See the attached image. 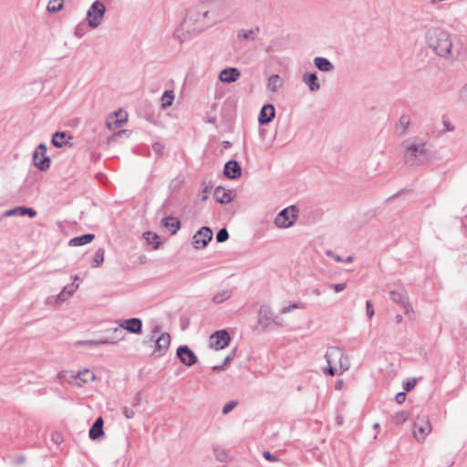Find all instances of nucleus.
Wrapping results in <instances>:
<instances>
[{
    "label": "nucleus",
    "mask_w": 467,
    "mask_h": 467,
    "mask_svg": "<svg viewBox=\"0 0 467 467\" xmlns=\"http://www.w3.org/2000/svg\"><path fill=\"white\" fill-rule=\"evenodd\" d=\"M426 41L429 47L441 57L456 61L467 59V45L461 39H454L450 33L442 29L429 30Z\"/></svg>",
    "instance_id": "f257e3e1"
},
{
    "label": "nucleus",
    "mask_w": 467,
    "mask_h": 467,
    "mask_svg": "<svg viewBox=\"0 0 467 467\" xmlns=\"http://www.w3.org/2000/svg\"><path fill=\"white\" fill-rule=\"evenodd\" d=\"M208 12L198 9V7L190 8L183 21L176 27L173 32V37L180 43L189 41L199 35L204 28L203 19Z\"/></svg>",
    "instance_id": "f03ea898"
},
{
    "label": "nucleus",
    "mask_w": 467,
    "mask_h": 467,
    "mask_svg": "<svg viewBox=\"0 0 467 467\" xmlns=\"http://www.w3.org/2000/svg\"><path fill=\"white\" fill-rule=\"evenodd\" d=\"M431 158V152L425 142H413L404 153V161L410 166L423 165Z\"/></svg>",
    "instance_id": "7ed1b4c3"
},
{
    "label": "nucleus",
    "mask_w": 467,
    "mask_h": 467,
    "mask_svg": "<svg viewBox=\"0 0 467 467\" xmlns=\"http://www.w3.org/2000/svg\"><path fill=\"white\" fill-rule=\"evenodd\" d=\"M325 358L327 364H335L336 366H338L339 375L343 374L350 368L349 358L337 347L328 348L326 352Z\"/></svg>",
    "instance_id": "20e7f679"
},
{
    "label": "nucleus",
    "mask_w": 467,
    "mask_h": 467,
    "mask_svg": "<svg viewBox=\"0 0 467 467\" xmlns=\"http://www.w3.org/2000/svg\"><path fill=\"white\" fill-rule=\"evenodd\" d=\"M105 13H106L105 5L99 0L95 1L90 5V7L88 8V10L87 12L88 25L91 28L99 27V25L102 23Z\"/></svg>",
    "instance_id": "39448f33"
},
{
    "label": "nucleus",
    "mask_w": 467,
    "mask_h": 467,
    "mask_svg": "<svg viewBox=\"0 0 467 467\" xmlns=\"http://www.w3.org/2000/svg\"><path fill=\"white\" fill-rule=\"evenodd\" d=\"M297 210L294 205L283 209L275 217V224L278 228H288L294 224L297 217Z\"/></svg>",
    "instance_id": "423d86ee"
},
{
    "label": "nucleus",
    "mask_w": 467,
    "mask_h": 467,
    "mask_svg": "<svg viewBox=\"0 0 467 467\" xmlns=\"http://www.w3.org/2000/svg\"><path fill=\"white\" fill-rule=\"evenodd\" d=\"M33 161L35 166L40 171H47L50 167V158L47 155V146L40 143L33 153Z\"/></svg>",
    "instance_id": "0eeeda50"
},
{
    "label": "nucleus",
    "mask_w": 467,
    "mask_h": 467,
    "mask_svg": "<svg viewBox=\"0 0 467 467\" xmlns=\"http://www.w3.org/2000/svg\"><path fill=\"white\" fill-rule=\"evenodd\" d=\"M213 239V231L208 226H202L192 236V245L195 249L205 248Z\"/></svg>",
    "instance_id": "6e6552de"
},
{
    "label": "nucleus",
    "mask_w": 467,
    "mask_h": 467,
    "mask_svg": "<svg viewBox=\"0 0 467 467\" xmlns=\"http://www.w3.org/2000/svg\"><path fill=\"white\" fill-rule=\"evenodd\" d=\"M231 337L226 330H218L210 336V347L214 349H223L230 343Z\"/></svg>",
    "instance_id": "1a4fd4ad"
},
{
    "label": "nucleus",
    "mask_w": 467,
    "mask_h": 467,
    "mask_svg": "<svg viewBox=\"0 0 467 467\" xmlns=\"http://www.w3.org/2000/svg\"><path fill=\"white\" fill-rule=\"evenodd\" d=\"M389 297L393 302L404 308L406 315L412 311V306L410 304L408 293L404 288H399L397 290L390 291Z\"/></svg>",
    "instance_id": "9d476101"
},
{
    "label": "nucleus",
    "mask_w": 467,
    "mask_h": 467,
    "mask_svg": "<svg viewBox=\"0 0 467 467\" xmlns=\"http://www.w3.org/2000/svg\"><path fill=\"white\" fill-rule=\"evenodd\" d=\"M116 323L122 329L127 330L132 334H141L142 321L138 317H131L129 319H118Z\"/></svg>",
    "instance_id": "9b49d317"
},
{
    "label": "nucleus",
    "mask_w": 467,
    "mask_h": 467,
    "mask_svg": "<svg viewBox=\"0 0 467 467\" xmlns=\"http://www.w3.org/2000/svg\"><path fill=\"white\" fill-rule=\"evenodd\" d=\"M176 354L180 361L188 367L197 363L196 355L188 346H180L177 348Z\"/></svg>",
    "instance_id": "f8f14e48"
},
{
    "label": "nucleus",
    "mask_w": 467,
    "mask_h": 467,
    "mask_svg": "<svg viewBox=\"0 0 467 467\" xmlns=\"http://www.w3.org/2000/svg\"><path fill=\"white\" fill-rule=\"evenodd\" d=\"M272 322L278 325L280 324L274 318L271 307L267 305L262 306L258 313V326H261L262 328H265Z\"/></svg>",
    "instance_id": "ddd939ff"
},
{
    "label": "nucleus",
    "mask_w": 467,
    "mask_h": 467,
    "mask_svg": "<svg viewBox=\"0 0 467 467\" xmlns=\"http://www.w3.org/2000/svg\"><path fill=\"white\" fill-rule=\"evenodd\" d=\"M171 344V336L167 332H163L158 336L157 339H155V349L153 354H156L159 357L163 356L168 350Z\"/></svg>",
    "instance_id": "4468645a"
},
{
    "label": "nucleus",
    "mask_w": 467,
    "mask_h": 467,
    "mask_svg": "<svg viewBox=\"0 0 467 467\" xmlns=\"http://www.w3.org/2000/svg\"><path fill=\"white\" fill-rule=\"evenodd\" d=\"M431 424L423 419H419L414 423L413 435L418 441H424L425 437L431 432Z\"/></svg>",
    "instance_id": "2eb2a0df"
},
{
    "label": "nucleus",
    "mask_w": 467,
    "mask_h": 467,
    "mask_svg": "<svg viewBox=\"0 0 467 467\" xmlns=\"http://www.w3.org/2000/svg\"><path fill=\"white\" fill-rule=\"evenodd\" d=\"M275 116V107L272 104H265L260 110L258 121L261 125H266L274 119Z\"/></svg>",
    "instance_id": "dca6fc26"
},
{
    "label": "nucleus",
    "mask_w": 467,
    "mask_h": 467,
    "mask_svg": "<svg viewBox=\"0 0 467 467\" xmlns=\"http://www.w3.org/2000/svg\"><path fill=\"white\" fill-rule=\"evenodd\" d=\"M223 174L229 179H237L242 174V169L237 161L231 160L224 165Z\"/></svg>",
    "instance_id": "f3484780"
},
{
    "label": "nucleus",
    "mask_w": 467,
    "mask_h": 467,
    "mask_svg": "<svg viewBox=\"0 0 467 467\" xmlns=\"http://www.w3.org/2000/svg\"><path fill=\"white\" fill-rule=\"evenodd\" d=\"M29 216L30 218H34L36 215V211L33 208L18 206L10 210H7L4 213L3 217H11V216Z\"/></svg>",
    "instance_id": "a211bd4d"
},
{
    "label": "nucleus",
    "mask_w": 467,
    "mask_h": 467,
    "mask_svg": "<svg viewBox=\"0 0 467 467\" xmlns=\"http://www.w3.org/2000/svg\"><path fill=\"white\" fill-rule=\"evenodd\" d=\"M241 76V72L236 67H227L219 74V79L223 83H232L236 81Z\"/></svg>",
    "instance_id": "6ab92c4d"
},
{
    "label": "nucleus",
    "mask_w": 467,
    "mask_h": 467,
    "mask_svg": "<svg viewBox=\"0 0 467 467\" xmlns=\"http://www.w3.org/2000/svg\"><path fill=\"white\" fill-rule=\"evenodd\" d=\"M302 80L311 92L320 89V83L316 72H306L302 77Z\"/></svg>",
    "instance_id": "aec40b11"
},
{
    "label": "nucleus",
    "mask_w": 467,
    "mask_h": 467,
    "mask_svg": "<svg viewBox=\"0 0 467 467\" xmlns=\"http://www.w3.org/2000/svg\"><path fill=\"white\" fill-rule=\"evenodd\" d=\"M103 424L104 421L102 417L96 419L88 431V435L91 440L96 441L104 436Z\"/></svg>",
    "instance_id": "412c9836"
},
{
    "label": "nucleus",
    "mask_w": 467,
    "mask_h": 467,
    "mask_svg": "<svg viewBox=\"0 0 467 467\" xmlns=\"http://www.w3.org/2000/svg\"><path fill=\"white\" fill-rule=\"evenodd\" d=\"M72 137L68 136L65 131H57L53 134L51 139V143L56 148H62L63 146L67 145H72L69 143V140H71Z\"/></svg>",
    "instance_id": "4be33fe9"
},
{
    "label": "nucleus",
    "mask_w": 467,
    "mask_h": 467,
    "mask_svg": "<svg viewBox=\"0 0 467 467\" xmlns=\"http://www.w3.org/2000/svg\"><path fill=\"white\" fill-rule=\"evenodd\" d=\"M213 195L216 202L222 204L229 203L234 199L232 192L226 191L224 188L221 186L215 188Z\"/></svg>",
    "instance_id": "5701e85b"
},
{
    "label": "nucleus",
    "mask_w": 467,
    "mask_h": 467,
    "mask_svg": "<svg viewBox=\"0 0 467 467\" xmlns=\"http://www.w3.org/2000/svg\"><path fill=\"white\" fill-rule=\"evenodd\" d=\"M161 224L163 227L170 230L171 234H175L181 227V222L172 216L164 217L161 220Z\"/></svg>",
    "instance_id": "b1692460"
},
{
    "label": "nucleus",
    "mask_w": 467,
    "mask_h": 467,
    "mask_svg": "<svg viewBox=\"0 0 467 467\" xmlns=\"http://www.w3.org/2000/svg\"><path fill=\"white\" fill-rule=\"evenodd\" d=\"M316 67L322 72H331L334 70L333 64L326 57H317L314 58Z\"/></svg>",
    "instance_id": "393cba45"
},
{
    "label": "nucleus",
    "mask_w": 467,
    "mask_h": 467,
    "mask_svg": "<svg viewBox=\"0 0 467 467\" xmlns=\"http://www.w3.org/2000/svg\"><path fill=\"white\" fill-rule=\"evenodd\" d=\"M95 238L93 234H86L80 236L74 237L70 239L68 244L70 246H80L92 242Z\"/></svg>",
    "instance_id": "a878e982"
},
{
    "label": "nucleus",
    "mask_w": 467,
    "mask_h": 467,
    "mask_svg": "<svg viewBox=\"0 0 467 467\" xmlns=\"http://www.w3.org/2000/svg\"><path fill=\"white\" fill-rule=\"evenodd\" d=\"M78 285H75L74 284L66 285L63 288V290L57 295V302L62 303V302L66 301L67 298H69L74 294V292L78 289Z\"/></svg>",
    "instance_id": "bb28decb"
},
{
    "label": "nucleus",
    "mask_w": 467,
    "mask_h": 467,
    "mask_svg": "<svg viewBox=\"0 0 467 467\" xmlns=\"http://www.w3.org/2000/svg\"><path fill=\"white\" fill-rule=\"evenodd\" d=\"M281 87V78L278 74H273L268 78L267 88L275 93L278 91Z\"/></svg>",
    "instance_id": "cd10ccee"
},
{
    "label": "nucleus",
    "mask_w": 467,
    "mask_h": 467,
    "mask_svg": "<svg viewBox=\"0 0 467 467\" xmlns=\"http://www.w3.org/2000/svg\"><path fill=\"white\" fill-rule=\"evenodd\" d=\"M258 32H259L258 27H255L254 29H249V30L241 29L237 32V37L239 39H244V40H248V39L254 40Z\"/></svg>",
    "instance_id": "c85d7f7f"
},
{
    "label": "nucleus",
    "mask_w": 467,
    "mask_h": 467,
    "mask_svg": "<svg viewBox=\"0 0 467 467\" xmlns=\"http://www.w3.org/2000/svg\"><path fill=\"white\" fill-rule=\"evenodd\" d=\"M74 379H79L82 382L87 383L95 379V374L89 369L79 370L77 375H72Z\"/></svg>",
    "instance_id": "c756f323"
},
{
    "label": "nucleus",
    "mask_w": 467,
    "mask_h": 467,
    "mask_svg": "<svg viewBox=\"0 0 467 467\" xmlns=\"http://www.w3.org/2000/svg\"><path fill=\"white\" fill-rule=\"evenodd\" d=\"M143 236L148 244H152L153 249L156 250L160 248L161 243L157 234L152 232H146L144 233Z\"/></svg>",
    "instance_id": "7c9ffc66"
},
{
    "label": "nucleus",
    "mask_w": 467,
    "mask_h": 467,
    "mask_svg": "<svg viewBox=\"0 0 467 467\" xmlns=\"http://www.w3.org/2000/svg\"><path fill=\"white\" fill-rule=\"evenodd\" d=\"M233 293L230 289H223L221 291H218L213 297V302L214 304H221L230 298L232 296Z\"/></svg>",
    "instance_id": "2f4dec72"
},
{
    "label": "nucleus",
    "mask_w": 467,
    "mask_h": 467,
    "mask_svg": "<svg viewBox=\"0 0 467 467\" xmlns=\"http://www.w3.org/2000/svg\"><path fill=\"white\" fill-rule=\"evenodd\" d=\"M174 94L172 90H165L161 96V108L167 109L171 107L173 103Z\"/></svg>",
    "instance_id": "473e14b6"
},
{
    "label": "nucleus",
    "mask_w": 467,
    "mask_h": 467,
    "mask_svg": "<svg viewBox=\"0 0 467 467\" xmlns=\"http://www.w3.org/2000/svg\"><path fill=\"white\" fill-rule=\"evenodd\" d=\"M213 453H214V457H215V459L217 461H219L221 462H227L228 454L225 451V450L222 449L218 445H213Z\"/></svg>",
    "instance_id": "72a5a7b5"
},
{
    "label": "nucleus",
    "mask_w": 467,
    "mask_h": 467,
    "mask_svg": "<svg viewBox=\"0 0 467 467\" xmlns=\"http://www.w3.org/2000/svg\"><path fill=\"white\" fill-rule=\"evenodd\" d=\"M104 254L105 250L103 248H99L97 250L91 264V266L93 268L99 267L104 262Z\"/></svg>",
    "instance_id": "f704fd0d"
},
{
    "label": "nucleus",
    "mask_w": 467,
    "mask_h": 467,
    "mask_svg": "<svg viewBox=\"0 0 467 467\" xmlns=\"http://www.w3.org/2000/svg\"><path fill=\"white\" fill-rule=\"evenodd\" d=\"M64 0H50L47 9L50 13H56L62 9Z\"/></svg>",
    "instance_id": "c9c22d12"
},
{
    "label": "nucleus",
    "mask_w": 467,
    "mask_h": 467,
    "mask_svg": "<svg viewBox=\"0 0 467 467\" xmlns=\"http://www.w3.org/2000/svg\"><path fill=\"white\" fill-rule=\"evenodd\" d=\"M408 418L409 413L407 411H399L393 416L392 422L396 425H400L404 423L408 420Z\"/></svg>",
    "instance_id": "e433bc0d"
},
{
    "label": "nucleus",
    "mask_w": 467,
    "mask_h": 467,
    "mask_svg": "<svg viewBox=\"0 0 467 467\" xmlns=\"http://www.w3.org/2000/svg\"><path fill=\"white\" fill-rule=\"evenodd\" d=\"M305 308H306V305L304 303L298 302V303H294L288 306L283 307L281 309L280 313L286 314V313L293 311L294 309H305Z\"/></svg>",
    "instance_id": "4c0bfd02"
},
{
    "label": "nucleus",
    "mask_w": 467,
    "mask_h": 467,
    "mask_svg": "<svg viewBox=\"0 0 467 467\" xmlns=\"http://www.w3.org/2000/svg\"><path fill=\"white\" fill-rule=\"evenodd\" d=\"M229 238V234L226 228H222L218 231L216 234V240L218 243H223L227 241Z\"/></svg>",
    "instance_id": "58836bf2"
},
{
    "label": "nucleus",
    "mask_w": 467,
    "mask_h": 467,
    "mask_svg": "<svg viewBox=\"0 0 467 467\" xmlns=\"http://www.w3.org/2000/svg\"><path fill=\"white\" fill-rule=\"evenodd\" d=\"M400 126L401 127L403 131H406V130L409 128L410 124V119L407 115L400 116L399 119Z\"/></svg>",
    "instance_id": "ea45409f"
},
{
    "label": "nucleus",
    "mask_w": 467,
    "mask_h": 467,
    "mask_svg": "<svg viewBox=\"0 0 467 467\" xmlns=\"http://www.w3.org/2000/svg\"><path fill=\"white\" fill-rule=\"evenodd\" d=\"M238 404L237 400H231L228 403H226L223 408V414L226 415L229 412H231Z\"/></svg>",
    "instance_id": "a19ab883"
},
{
    "label": "nucleus",
    "mask_w": 467,
    "mask_h": 467,
    "mask_svg": "<svg viewBox=\"0 0 467 467\" xmlns=\"http://www.w3.org/2000/svg\"><path fill=\"white\" fill-rule=\"evenodd\" d=\"M416 383V379H408L407 380L403 381L402 387L406 391H410L414 389Z\"/></svg>",
    "instance_id": "79ce46f5"
},
{
    "label": "nucleus",
    "mask_w": 467,
    "mask_h": 467,
    "mask_svg": "<svg viewBox=\"0 0 467 467\" xmlns=\"http://www.w3.org/2000/svg\"><path fill=\"white\" fill-rule=\"evenodd\" d=\"M127 120V117H122V112H119L116 114V119L114 120V123L116 127H121Z\"/></svg>",
    "instance_id": "37998d69"
},
{
    "label": "nucleus",
    "mask_w": 467,
    "mask_h": 467,
    "mask_svg": "<svg viewBox=\"0 0 467 467\" xmlns=\"http://www.w3.org/2000/svg\"><path fill=\"white\" fill-rule=\"evenodd\" d=\"M122 412L126 419H132L135 416V411L133 410V409L129 408L127 406H124L122 408Z\"/></svg>",
    "instance_id": "c03bdc74"
},
{
    "label": "nucleus",
    "mask_w": 467,
    "mask_h": 467,
    "mask_svg": "<svg viewBox=\"0 0 467 467\" xmlns=\"http://www.w3.org/2000/svg\"><path fill=\"white\" fill-rule=\"evenodd\" d=\"M335 364H327V368L325 369V373L329 376H335L337 373L338 374V370L336 368Z\"/></svg>",
    "instance_id": "a18cd8bd"
},
{
    "label": "nucleus",
    "mask_w": 467,
    "mask_h": 467,
    "mask_svg": "<svg viewBox=\"0 0 467 467\" xmlns=\"http://www.w3.org/2000/svg\"><path fill=\"white\" fill-rule=\"evenodd\" d=\"M97 343H99V345H115L118 343V340L109 338H99L97 339Z\"/></svg>",
    "instance_id": "49530a36"
},
{
    "label": "nucleus",
    "mask_w": 467,
    "mask_h": 467,
    "mask_svg": "<svg viewBox=\"0 0 467 467\" xmlns=\"http://www.w3.org/2000/svg\"><path fill=\"white\" fill-rule=\"evenodd\" d=\"M112 332L114 334V340H118V342L123 337L121 335H122V328H120L119 327H114L112 329Z\"/></svg>",
    "instance_id": "de8ad7c7"
},
{
    "label": "nucleus",
    "mask_w": 467,
    "mask_h": 467,
    "mask_svg": "<svg viewBox=\"0 0 467 467\" xmlns=\"http://www.w3.org/2000/svg\"><path fill=\"white\" fill-rule=\"evenodd\" d=\"M330 287L333 288L336 293H339V292H342L343 290H345V288L347 287V285H346V283H340V284L330 285Z\"/></svg>",
    "instance_id": "09e8293b"
},
{
    "label": "nucleus",
    "mask_w": 467,
    "mask_h": 467,
    "mask_svg": "<svg viewBox=\"0 0 467 467\" xmlns=\"http://www.w3.org/2000/svg\"><path fill=\"white\" fill-rule=\"evenodd\" d=\"M160 330H161V328H160V327H159V326H156V327L152 329V331H151V336H150V339H149V341H150V342H154V343H155V339H157V337H158V336H159L158 334L160 333Z\"/></svg>",
    "instance_id": "8fccbe9b"
},
{
    "label": "nucleus",
    "mask_w": 467,
    "mask_h": 467,
    "mask_svg": "<svg viewBox=\"0 0 467 467\" xmlns=\"http://www.w3.org/2000/svg\"><path fill=\"white\" fill-rule=\"evenodd\" d=\"M76 344H77V346H81V345L99 346V343H97V339H93V340H79Z\"/></svg>",
    "instance_id": "3c124183"
},
{
    "label": "nucleus",
    "mask_w": 467,
    "mask_h": 467,
    "mask_svg": "<svg viewBox=\"0 0 467 467\" xmlns=\"http://www.w3.org/2000/svg\"><path fill=\"white\" fill-rule=\"evenodd\" d=\"M152 149L153 150L158 154V155H161L162 154V151H163V145L160 142H155L153 145H152Z\"/></svg>",
    "instance_id": "603ef678"
},
{
    "label": "nucleus",
    "mask_w": 467,
    "mask_h": 467,
    "mask_svg": "<svg viewBox=\"0 0 467 467\" xmlns=\"http://www.w3.org/2000/svg\"><path fill=\"white\" fill-rule=\"evenodd\" d=\"M263 456L265 460L270 461V462H277L278 461L277 457H275L273 453H271L268 451H264Z\"/></svg>",
    "instance_id": "864d4df0"
},
{
    "label": "nucleus",
    "mask_w": 467,
    "mask_h": 467,
    "mask_svg": "<svg viewBox=\"0 0 467 467\" xmlns=\"http://www.w3.org/2000/svg\"><path fill=\"white\" fill-rule=\"evenodd\" d=\"M367 305V315L369 318H372L375 315V312H374V309L372 307V303L371 301H367L366 303Z\"/></svg>",
    "instance_id": "5fc2aeb1"
},
{
    "label": "nucleus",
    "mask_w": 467,
    "mask_h": 467,
    "mask_svg": "<svg viewBox=\"0 0 467 467\" xmlns=\"http://www.w3.org/2000/svg\"><path fill=\"white\" fill-rule=\"evenodd\" d=\"M395 400H396L397 403L402 404L405 401V400H406V393L405 392H399L396 395Z\"/></svg>",
    "instance_id": "6e6d98bb"
},
{
    "label": "nucleus",
    "mask_w": 467,
    "mask_h": 467,
    "mask_svg": "<svg viewBox=\"0 0 467 467\" xmlns=\"http://www.w3.org/2000/svg\"><path fill=\"white\" fill-rule=\"evenodd\" d=\"M141 400H142L141 394L140 393H137L136 396L134 397L133 400H132V406L135 407V406L140 405Z\"/></svg>",
    "instance_id": "4d7b16f0"
},
{
    "label": "nucleus",
    "mask_w": 467,
    "mask_h": 467,
    "mask_svg": "<svg viewBox=\"0 0 467 467\" xmlns=\"http://www.w3.org/2000/svg\"><path fill=\"white\" fill-rule=\"evenodd\" d=\"M461 98L462 101L467 103V83L462 87L461 90Z\"/></svg>",
    "instance_id": "13d9d810"
},
{
    "label": "nucleus",
    "mask_w": 467,
    "mask_h": 467,
    "mask_svg": "<svg viewBox=\"0 0 467 467\" xmlns=\"http://www.w3.org/2000/svg\"><path fill=\"white\" fill-rule=\"evenodd\" d=\"M211 191V188L209 186H206L204 189H203V194L202 196L201 197L202 201H205L207 200V193Z\"/></svg>",
    "instance_id": "bf43d9fd"
},
{
    "label": "nucleus",
    "mask_w": 467,
    "mask_h": 467,
    "mask_svg": "<svg viewBox=\"0 0 467 467\" xmlns=\"http://www.w3.org/2000/svg\"><path fill=\"white\" fill-rule=\"evenodd\" d=\"M233 360V356L232 355H228L224 360H223V365L227 368L228 364Z\"/></svg>",
    "instance_id": "052dcab7"
},
{
    "label": "nucleus",
    "mask_w": 467,
    "mask_h": 467,
    "mask_svg": "<svg viewBox=\"0 0 467 467\" xmlns=\"http://www.w3.org/2000/svg\"><path fill=\"white\" fill-rule=\"evenodd\" d=\"M212 369L213 371H221V370H225L226 368L222 364V365H215L212 368Z\"/></svg>",
    "instance_id": "680f3d73"
},
{
    "label": "nucleus",
    "mask_w": 467,
    "mask_h": 467,
    "mask_svg": "<svg viewBox=\"0 0 467 467\" xmlns=\"http://www.w3.org/2000/svg\"><path fill=\"white\" fill-rule=\"evenodd\" d=\"M402 320H403V317L401 315H400V314L396 315V317H395L396 323L400 324L402 322Z\"/></svg>",
    "instance_id": "e2e57ef3"
},
{
    "label": "nucleus",
    "mask_w": 467,
    "mask_h": 467,
    "mask_svg": "<svg viewBox=\"0 0 467 467\" xmlns=\"http://www.w3.org/2000/svg\"><path fill=\"white\" fill-rule=\"evenodd\" d=\"M25 461H26V458H25L24 456H20V457H18V458L16 460V463H19V464H21V463L25 462Z\"/></svg>",
    "instance_id": "0e129e2a"
},
{
    "label": "nucleus",
    "mask_w": 467,
    "mask_h": 467,
    "mask_svg": "<svg viewBox=\"0 0 467 467\" xmlns=\"http://www.w3.org/2000/svg\"><path fill=\"white\" fill-rule=\"evenodd\" d=\"M326 254H327V256H330V257H333V258H334V256H335V254H334L331 250H327V251L326 252Z\"/></svg>",
    "instance_id": "69168bd1"
},
{
    "label": "nucleus",
    "mask_w": 467,
    "mask_h": 467,
    "mask_svg": "<svg viewBox=\"0 0 467 467\" xmlns=\"http://www.w3.org/2000/svg\"><path fill=\"white\" fill-rule=\"evenodd\" d=\"M334 259H335L337 262H343V259H342V258H341V256H340V255H338V254H335Z\"/></svg>",
    "instance_id": "338daca9"
},
{
    "label": "nucleus",
    "mask_w": 467,
    "mask_h": 467,
    "mask_svg": "<svg viewBox=\"0 0 467 467\" xmlns=\"http://www.w3.org/2000/svg\"><path fill=\"white\" fill-rule=\"evenodd\" d=\"M313 293L316 295V296H320L321 295V291L319 288H315L313 290Z\"/></svg>",
    "instance_id": "774afa93"
}]
</instances>
